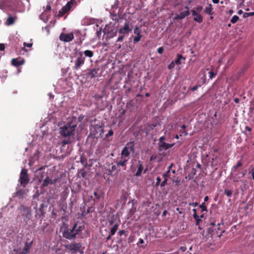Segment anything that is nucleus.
I'll list each match as a JSON object with an SVG mask.
<instances>
[{
	"label": "nucleus",
	"mask_w": 254,
	"mask_h": 254,
	"mask_svg": "<svg viewBox=\"0 0 254 254\" xmlns=\"http://www.w3.org/2000/svg\"><path fill=\"white\" fill-rule=\"evenodd\" d=\"M164 48L163 47H159L157 49V52L159 54H162L164 52Z\"/></svg>",
	"instance_id": "de8ad7c7"
},
{
	"label": "nucleus",
	"mask_w": 254,
	"mask_h": 254,
	"mask_svg": "<svg viewBox=\"0 0 254 254\" xmlns=\"http://www.w3.org/2000/svg\"><path fill=\"white\" fill-rule=\"evenodd\" d=\"M134 144L133 142L127 143L121 152V157L128 158L131 153H134Z\"/></svg>",
	"instance_id": "20e7f679"
},
{
	"label": "nucleus",
	"mask_w": 254,
	"mask_h": 254,
	"mask_svg": "<svg viewBox=\"0 0 254 254\" xmlns=\"http://www.w3.org/2000/svg\"><path fill=\"white\" fill-rule=\"evenodd\" d=\"M133 33H134V34L136 35L137 36V35H141L140 34V30L139 28V27H138L137 26H136L134 28Z\"/></svg>",
	"instance_id": "e433bc0d"
},
{
	"label": "nucleus",
	"mask_w": 254,
	"mask_h": 254,
	"mask_svg": "<svg viewBox=\"0 0 254 254\" xmlns=\"http://www.w3.org/2000/svg\"><path fill=\"white\" fill-rule=\"evenodd\" d=\"M246 128V129L247 130H248V131H251L252 130L251 128V127H248V126L246 127V128Z\"/></svg>",
	"instance_id": "338daca9"
},
{
	"label": "nucleus",
	"mask_w": 254,
	"mask_h": 254,
	"mask_svg": "<svg viewBox=\"0 0 254 254\" xmlns=\"http://www.w3.org/2000/svg\"><path fill=\"white\" fill-rule=\"evenodd\" d=\"M93 194L96 197V199H99L102 196V194L98 192L97 191H95L93 193Z\"/></svg>",
	"instance_id": "58836bf2"
},
{
	"label": "nucleus",
	"mask_w": 254,
	"mask_h": 254,
	"mask_svg": "<svg viewBox=\"0 0 254 254\" xmlns=\"http://www.w3.org/2000/svg\"><path fill=\"white\" fill-rule=\"evenodd\" d=\"M113 235H111V234L110 233V234L108 235V236L106 238V240L107 241H108V240H110L111 239V237L112 236H113Z\"/></svg>",
	"instance_id": "e2e57ef3"
},
{
	"label": "nucleus",
	"mask_w": 254,
	"mask_h": 254,
	"mask_svg": "<svg viewBox=\"0 0 254 254\" xmlns=\"http://www.w3.org/2000/svg\"><path fill=\"white\" fill-rule=\"evenodd\" d=\"M77 124L75 121H68L64 127L60 128V134L64 138L62 141V146L72 143L74 141L75 128Z\"/></svg>",
	"instance_id": "f257e3e1"
},
{
	"label": "nucleus",
	"mask_w": 254,
	"mask_h": 254,
	"mask_svg": "<svg viewBox=\"0 0 254 254\" xmlns=\"http://www.w3.org/2000/svg\"><path fill=\"white\" fill-rule=\"evenodd\" d=\"M190 205H192L193 207H196V206L198 205V203L197 202H193L192 203H190Z\"/></svg>",
	"instance_id": "680f3d73"
},
{
	"label": "nucleus",
	"mask_w": 254,
	"mask_h": 254,
	"mask_svg": "<svg viewBox=\"0 0 254 254\" xmlns=\"http://www.w3.org/2000/svg\"><path fill=\"white\" fill-rule=\"evenodd\" d=\"M6 13L8 15V17L5 21V24L8 26L13 24L17 19L16 16H11L8 12Z\"/></svg>",
	"instance_id": "6ab92c4d"
},
{
	"label": "nucleus",
	"mask_w": 254,
	"mask_h": 254,
	"mask_svg": "<svg viewBox=\"0 0 254 254\" xmlns=\"http://www.w3.org/2000/svg\"><path fill=\"white\" fill-rule=\"evenodd\" d=\"M239 19V17L237 15H235L231 18V22L233 24H234V23H236L238 21Z\"/></svg>",
	"instance_id": "72a5a7b5"
},
{
	"label": "nucleus",
	"mask_w": 254,
	"mask_h": 254,
	"mask_svg": "<svg viewBox=\"0 0 254 254\" xmlns=\"http://www.w3.org/2000/svg\"><path fill=\"white\" fill-rule=\"evenodd\" d=\"M212 5L211 3H208V5L205 7L204 9V12L209 15H212L213 14Z\"/></svg>",
	"instance_id": "5701e85b"
},
{
	"label": "nucleus",
	"mask_w": 254,
	"mask_h": 254,
	"mask_svg": "<svg viewBox=\"0 0 254 254\" xmlns=\"http://www.w3.org/2000/svg\"><path fill=\"white\" fill-rule=\"evenodd\" d=\"M32 244V241L30 243L26 242L25 243L24 248L22 249H21L24 254H28L30 253Z\"/></svg>",
	"instance_id": "4be33fe9"
},
{
	"label": "nucleus",
	"mask_w": 254,
	"mask_h": 254,
	"mask_svg": "<svg viewBox=\"0 0 254 254\" xmlns=\"http://www.w3.org/2000/svg\"><path fill=\"white\" fill-rule=\"evenodd\" d=\"M219 226L220 224H218L217 226H216L214 222H211L210 226L207 228L208 233L211 235H214L215 234L214 230L216 229V227L218 230H219Z\"/></svg>",
	"instance_id": "f3484780"
},
{
	"label": "nucleus",
	"mask_w": 254,
	"mask_h": 254,
	"mask_svg": "<svg viewBox=\"0 0 254 254\" xmlns=\"http://www.w3.org/2000/svg\"><path fill=\"white\" fill-rule=\"evenodd\" d=\"M125 38V36L124 35H121L119 36L117 39V42H121Z\"/></svg>",
	"instance_id": "603ef678"
},
{
	"label": "nucleus",
	"mask_w": 254,
	"mask_h": 254,
	"mask_svg": "<svg viewBox=\"0 0 254 254\" xmlns=\"http://www.w3.org/2000/svg\"><path fill=\"white\" fill-rule=\"evenodd\" d=\"M164 140H165V137L162 136L161 137H160L159 139V143H162L163 142H164Z\"/></svg>",
	"instance_id": "4d7b16f0"
},
{
	"label": "nucleus",
	"mask_w": 254,
	"mask_h": 254,
	"mask_svg": "<svg viewBox=\"0 0 254 254\" xmlns=\"http://www.w3.org/2000/svg\"><path fill=\"white\" fill-rule=\"evenodd\" d=\"M143 243H144V240L140 238V239H139V241L137 243V245L138 247L140 248V247H141V246H140V244H142Z\"/></svg>",
	"instance_id": "8fccbe9b"
},
{
	"label": "nucleus",
	"mask_w": 254,
	"mask_h": 254,
	"mask_svg": "<svg viewBox=\"0 0 254 254\" xmlns=\"http://www.w3.org/2000/svg\"><path fill=\"white\" fill-rule=\"evenodd\" d=\"M199 208H201L202 211H207V207L205 202H202L200 205Z\"/></svg>",
	"instance_id": "c9c22d12"
},
{
	"label": "nucleus",
	"mask_w": 254,
	"mask_h": 254,
	"mask_svg": "<svg viewBox=\"0 0 254 254\" xmlns=\"http://www.w3.org/2000/svg\"><path fill=\"white\" fill-rule=\"evenodd\" d=\"M73 38L74 36L72 33H70L69 34L62 33L59 37V39L61 41L65 42H70L73 39Z\"/></svg>",
	"instance_id": "9b49d317"
},
{
	"label": "nucleus",
	"mask_w": 254,
	"mask_h": 254,
	"mask_svg": "<svg viewBox=\"0 0 254 254\" xmlns=\"http://www.w3.org/2000/svg\"><path fill=\"white\" fill-rule=\"evenodd\" d=\"M176 63H174V61L171 62V63L169 64L168 68L169 69H172L174 68L175 66Z\"/></svg>",
	"instance_id": "a18cd8bd"
},
{
	"label": "nucleus",
	"mask_w": 254,
	"mask_h": 254,
	"mask_svg": "<svg viewBox=\"0 0 254 254\" xmlns=\"http://www.w3.org/2000/svg\"><path fill=\"white\" fill-rule=\"evenodd\" d=\"M186 60V58L183 57L181 54H177V58L174 61V63H176L177 64H181L182 61H185Z\"/></svg>",
	"instance_id": "393cba45"
},
{
	"label": "nucleus",
	"mask_w": 254,
	"mask_h": 254,
	"mask_svg": "<svg viewBox=\"0 0 254 254\" xmlns=\"http://www.w3.org/2000/svg\"><path fill=\"white\" fill-rule=\"evenodd\" d=\"M193 218L195 220V222H196L195 223V225L196 226H198V229H201V228H200V227L199 226V222L201 221V220L200 218H199V216H197V218Z\"/></svg>",
	"instance_id": "f704fd0d"
},
{
	"label": "nucleus",
	"mask_w": 254,
	"mask_h": 254,
	"mask_svg": "<svg viewBox=\"0 0 254 254\" xmlns=\"http://www.w3.org/2000/svg\"><path fill=\"white\" fill-rule=\"evenodd\" d=\"M99 68H93L89 70L86 75L88 77H90L91 79L94 78L98 77V72L99 71Z\"/></svg>",
	"instance_id": "a211bd4d"
},
{
	"label": "nucleus",
	"mask_w": 254,
	"mask_h": 254,
	"mask_svg": "<svg viewBox=\"0 0 254 254\" xmlns=\"http://www.w3.org/2000/svg\"><path fill=\"white\" fill-rule=\"evenodd\" d=\"M51 6L50 5H47L46 10H51Z\"/></svg>",
	"instance_id": "0e129e2a"
},
{
	"label": "nucleus",
	"mask_w": 254,
	"mask_h": 254,
	"mask_svg": "<svg viewBox=\"0 0 254 254\" xmlns=\"http://www.w3.org/2000/svg\"><path fill=\"white\" fill-rule=\"evenodd\" d=\"M24 47H27L30 48V47H32V43H24Z\"/></svg>",
	"instance_id": "13d9d810"
},
{
	"label": "nucleus",
	"mask_w": 254,
	"mask_h": 254,
	"mask_svg": "<svg viewBox=\"0 0 254 254\" xmlns=\"http://www.w3.org/2000/svg\"><path fill=\"white\" fill-rule=\"evenodd\" d=\"M115 218H114V216H113L111 218H110L109 220H108V222H109V225H114L115 223Z\"/></svg>",
	"instance_id": "79ce46f5"
},
{
	"label": "nucleus",
	"mask_w": 254,
	"mask_h": 254,
	"mask_svg": "<svg viewBox=\"0 0 254 254\" xmlns=\"http://www.w3.org/2000/svg\"><path fill=\"white\" fill-rule=\"evenodd\" d=\"M252 177L253 179L254 180V170H253L251 172Z\"/></svg>",
	"instance_id": "774afa93"
},
{
	"label": "nucleus",
	"mask_w": 254,
	"mask_h": 254,
	"mask_svg": "<svg viewBox=\"0 0 254 254\" xmlns=\"http://www.w3.org/2000/svg\"><path fill=\"white\" fill-rule=\"evenodd\" d=\"M161 181V178L159 177H157L156 178V182L155 186L156 187H158L159 186V185H160V184H161V183H160Z\"/></svg>",
	"instance_id": "37998d69"
},
{
	"label": "nucleus",
	"mask_w": 254,
	"mask_h": 254,
	"mask_svg": "<svg viewBox=\"0 0 254 254\" xmlns=\"http://www.w3.org/2000/svg\"><path fill=\"white\" fill-rule=\"evenodd\" d=\"M85 57L83 55L82 52H79L77 54L75 60L74 61V65L73 67L74 70H78L84 64Z\"/></svg>",
	"instance_id": "423d86ee"
},
{
	"label": "nucleus",
	"mask_w": 254,
	"mask_h": 254,
	"mask_svg": "<svg viewBox=\"0 0 254 254\" xmlns=\"http://www.w3.org/2000/svg\"><path fill=\"white\" fill-rule=\"evenodd\" d=\"M18 4V0H0V9L5 12L15 11Z\"/></svg>",
	"instance_id": "f03ea898"
},
{
	"label": "nucleus",
	"mask_w": 254,
	"mask_h": 254,
	"mask_svg": "<svg viewBox=\"0 0 254 254\" xmlns=\"http://www.w3.org/2000/svg\"><path fill=\"white\" fill-rule=\"evenodd\" d=\"M57 181V179H54L53 180L50 179L48 176H47L46 178L44 180L42 186L43 187H47L49 185H53L55 184Z\"/></svg>",
	"instance_id": "aec40b11"
},
{
	"label": "nucleus",
	"mask_w": 254,
	"mask_h": 254,
	"mask_svg": "<svg viewBox=\"0 0 254 254\" xmlns=\"http://www.w3.org/2000/svg\"><path fill=\"white\" fill-rule=\"evenodd\" d=\"M250 14V13L249 12H245L244 14H243V17L244 18H247L249 16H250L249 15Z\"/></svg>",
	"instance_id": "bf43d9fd"
},
{
	"label": "nucleus",
	"mask_w": 254,
	"mask_h": 254,
	"mask_svg": "<svg viewBox=\"0 0 254 254\" xmlns=\"http://www.w3.org/2000/svg\"><path fill=\"white\" fill-rule=\"evenodd\" d=\"M240 175V176H239L238 178H236V177H234V182H238L239 179L241 178H243L245 176V173L244 172H241V173H237L236 175Z\"/></svg>",
	"instance_id": "2f4dec72"
},
{
	"label": "nucleus",
	"mask_w": 254,
	"mask_h": 254,
	"mask_svg": "<svg viewBox=\"0 0 254 254\" xmlns=\"http://www.w3.org/2000/svg\"><path fill=\"white\" fill-rule=\"evenodd\" d=\"M143 166L142 164V162L139 160L138 161V165L137 166V171L134 174V176L136 177L140 176L142 174V173L143 171Z\"/></svg>",
	"instance_id": "412c9836"
},
{
	"label": "nucleus",
	"mask_w": 254,
	"mask_h": 254,
	"mask_svg": "<svg viewBox=\"0 0 254 254\" xmlns=\"http://www.w3.org/2000/svg\"><path fill=\"white\" fill-rule=\"evenodd\" d=\"M185 8L187 10L186 11L180 12L179 14H177L174 17L175 20L184 19L185 17L190 15V12L189 10V7L188 6H186Z\"/></svg>",
	"instance_id": "4468645a"
},
{
	"label": "nucleus",
	"mask_w": 254,
	"mask_h": 254,
	"mask_svg": "<svg viewBox=\"0 0 254 254\" xmlns=\"http://www.w3.org/2000/svg\"><path fill=\"white\" fill-rule=\"evenodd\" d=\"M72 228H73V229L74 231V233L76 236L80 232L82 231L84 229L85 227H84V225L83 224L77 222L74 224Z\"/></svg>",
	"instance_id": "ddd939ff"
},
{
	"label": "nucleus",
	"mask_w": 254,
	"mask_h": 254,
	"mask_svg": "<svg viewBox=\"0 0 254 254\" xmlns=\"http://www.w3.org/2000/svg\"><path fill=\"white\" fill-rule=\"evenodd\" d=\"M180 131L182 133L184 134V135L185 136L188 134V132L186 131H185V130H181Z\"/></svg>",
	"instance_id": "69168bd1"
},
{
	"label": "nucleus",
	"mask_w": 254,
	"mask_h": 254,
	"mask_svg": "<svg viewBox=\"0 0 254 254\" xmlns=\"http://www.w3.org/2000/svg\"><path fill=\"white\" fill-rule=\"evenodd\" d=\"M243 165V164L241 160L239 161L236 165H234L232 168L233 171L235 172H237V169L238 168L241 167Z\"/></svg>",
	"instance_id": "7c9ffc66"
},
{
	"label": "nucleus",
	"mask_w": 254,
	"mask_h": 254,
	"mask_svg": "<svg viewBox=\"0 0 254 254\" xmlns=\"http://www.w3.org/2000/svg\"><path fill=\"white\" fill-rule=\"evenodd\" d=\"M24 63V60H21L18 61L16 59H13L11 60V64L15 66H18L22 65Z\"/></svg>",
	"instance_id": "b1692460"
},
{
	"label": "nucleus",
	"mask_w": 254,
	"mask_h": 254,
	"mask_svg": "<svg viewBox=\"0 0 254 254\" xmlns=\"http://www.w3.org/2000/svg\"><path fill=\"white\" fill-rule=\"evenodd\" d=\"M13 251L15 254H24L20 248L14 249Z\"/></svg>",
	"instance_id": "a19ab883"
},
{
	"label": "nucleus",
	"mask_w": 254,
	"mask_h": 254,
	"mask_svg": "<svg viewBox=\"0 0 254 254\" xmlns=\"http://www.w3.org/2000/svg\"><path fill=\"white\" fill-rule=\"evenodd\" d=\"M4 50V45L3 44H0V51Z\"/></svg>",
	"instance_id": "052dcab7"
},
{
	"label": "nucleus",
	"mask_w": 254,
	"mask_h": 254,
	"mask_svg": "<svg viewBox=\"0 0 254 254\" xmlns=\"http://www.w3.org/2000/svg\"><path fill=\"white\" fill-rule=\"evenodd\" d=\"M40 195V193L39 190H37L35 193L33 195V199H34V201L33 202V204L37 203L36 200L37 201H40V199H39V197Z\"/></svg>",
	"instance_id": "c756f323"
},
{
	"label": "nucleus",
	"mask_w": 254,
	"mask_h": 254,
	"mask_svg": "<svg viewBox=\"0 0 254 254\" xmlns=\"http://www.w3.org/2000/svg\"><path fill=\"white\" fill-rule=\"evenodd\" d=\"M116 169V166L113 163H106L105 166V171L107 175H112L113 172L115 171Z\"/></svg>",
	"instance_id": "f8f14e48"
},
{
	"label": "nucleus",
	"mask_w": 254,
	"mask_h": 254,
	"mask_svg": "<svg viewBox=\"0 0 254 254\" xmlns=\"http://www.w3.org/2000/svg\"><path fill=\"white\" fill-rule=\"evenodd\" d=\"M81 247L82 245L80 243H72L65 246L66 249L74 253H76L79 252Z\"/></svg>",
	"instance_id": "1a4fd4ad"
},
{
	"label": "nucleus",
	"mask_w": 254,
	"mask_h": 254,
	"mask_svg": "<svg viewBox=\"0 0 254 254\" xmlns=\"http://www.w3.org/2000/svg\"><path fill=\"white\" fill-rule=\"evenodd\" d=\"M76 2L75 0H70L68 1L65 5L64 6L58 13V17H62L64 14L68 13L70 11H72L75 7Z\"/></svg>",
	"instance_id": "7ed1b4c3"
},
{
	"label": "nucleus",
	"mask_w": 254,
	"mask_h": 254,
	"mask_svg": "<svg viewBox=\"0 0 254 254\" xmlns=\"http://www.w3.org/2000/svg\"><path fill=\"white\" fill-rule=\"evenodd\" d=\"M114 134V132L112 129L109 130L108 133L106 134V137L112 136Z\"/></svg>",
	"instance_id": "3c124183"
},
{
	"label": "nucleus",
	"mask_w": 254,
	"mask_h": 254,
	"mask_svg": "<svg viewBox=\"0 0 254 254\" xmlns=\"http://www.w3.org/2000/svg\"><path fill=\"white\" fill-rule=\"evenodd\" d=\"M224 194L226 195L228 197H231L233 193V190H228L227 189L224 190Z\"/></svg>",
	"instance_id": "473e14b6"
},
{
	"label": "nucleus",
	"mask_w": 254,
	"mask_h": 254,
	"mask_svg": "<svg viewBox=\"0 0 254 254\" xmlns=\"http://www.w3.org/2000/svg\"><path fill=\"white\" fill-rule=\"evenodd\" d=\"M119 226V225L118 223H116L114 225H113V227L110 229V233L111 234V235H114L117 231L118 227Z\"/></svg>",
	"instance_id": "cd10ccee"
},
{
	"label": "nucleus",
	"mask_w": 254,
	"mask_h": 254,
	"mask_svg": "<svg viewBox=\"0 0 254 254\" xmlns=\"http://www.w3.org/2000/svg\"><path fill=\"white\" fill-rule=\"evenodd\" d=\"M167 179L165 178V179H164V180L161 183V184H160L161 187H164V186H165V185L167 184Z\"/></svg>",
	"instance_id": "09e8293b"
},
{
	"label": "nucleus",
	"mask_w": 254,
	"mask_h": 254,
	"mask_svg": "<svg viewBox=\"0 0 254 254\" xmlns=\"http://www.w3.org/2000/svg\"><path fill=\"white\" fill-rule=\"evenodd\" d=\"M128 161V158H122L121 160L117 162V165L122 167L126 166Z\"/></svg>",
	"instance_id": "bb28decb"
},
{
	"label": "nucleus",
	"mask_w": 254,
	"mask_h": 254,
	"mask_svg": "<svg viewBox=\"0 0 254 254\" xmlns=\"http://www.w3.org/2000/svg\"><path fill=\"white\" fill-rule=\"evenodd\" d=\"M35 206L34 209H35V217L36 218H43L44 216L45 213L43 210V207L44 206V201L43 199L42 200L39 206V208H38V204L35 203Z\"/></svg>",
	"instance_id": "0eeeda50"
},
{
	"label": "nucleus",
	"mask_w": 254,
	"mask_h": 254,
	"mask_svg": "<svg viewBox=\"0 0 254 254\" xmlns=\"http://www.w3.org/2000/svg\"><path fill=\"white\" fill-rule=\"evenodd\" d=\"M243 186L241 187V190L244 192L247 189V184L246 181H243Z\"/></svg>",
	"instance_id": "49530a36"
},
{
	"label": "nucleus",
	"mask_w": 254,
	"mask_h": 254,
	"mask_svg": "<svg viewBox=\"0 0 254 254\" xmlns=\"http://www.w3.org/2000/svg\"><path fill=\"white\" fill-rule=\"evenodd\" d=\"M174 144H170L166 143L165 141L162 143H158L159 150L161 151L166 150L174 146Z\"/></svg>",
	"instance_id": "dca6fc26"
},
{
	"label": "nucleus",
	"mask_w": 254,
	"mask_h": 254,
	"mask_svg": "<svg viewBox=\"0 0 254 254\" xmlns=\"http://www.w3.org/2000/svg\"><path fill=\"white\" fill-rule=\"evenodd\" d=\"M19 182L21 186L25 187L29 182V178L28 175V171L23 168L22 169L19 176Z\"/></svg>",
	"instance_id": "39448f33"
},
{
	"label": "nucleus",
	"mask_w": 254,
	"mask_h": 254,
	"mask_svg": "<svg viewBox=\"0 0 254 254\" xmlns=\"http://www.w3.org/2000/svg\"><path fill=\"white\" fill-rule=\"evenodd\" d=\"M63 236L66 239L71 240L75 238L76 235L73 228L72 229H68L67 228L64 231Z\"/></svg>",
	"instance_id": "9d476101"
},
{
	"label": "nucleus",
	"mask_w": 254,
	"mask_h": 254,
	"mask_svg": "<svg viewBox=\"0 0 254 254\" xmlns=\"http://www.w3.org/2000/svg\"><path fill=\"white\" fill-rule=\"evenodd\" d=\"M202 8H203L202 6H198L196 7V10H195L197 12H198L199 13L202 10Z\"/></svg>",
	"instance_id": "5fc2aeb1"
},
{
	"label": "nucleus",
	"mask_w": 254,
	"mask_h": 254,
	"mask_svg": "<svg viewBox=\"0 0 254 254\" xmlns=\"http://www.w3.org/2000/svg\"><path fill=\"white\" fill-rule=\"evenodd\" d=\"M209 74V78L210 79H212L213 78H214L215 75H216V73H214L212 70L211 71H210L209 72H208Z\"/></svg>",
	"instance_id": "c03bdc74"
},
{
	"label": "nucleus",
	"mask_w": 254,
	"mask_h": 254,
	"mask_svg": "<svg viewBox=\"0 0 254 254\" xmlns=\"http://www.w3.org/2000/svg\"><path fill=\"white\" fill-rule=\"evenodd\" d=\"M82 53L86 57L92 58L94 56V53L91 50H86Z\"/></svg>",
	"instance_id": "c85d7f7f"
},
{
	"label": "nucleus",
	"mask_w": 254,
	"mask_h": 254,
	"mask_svg": "<svg viewBox=\"0 0 254 254\" xmlns=\"http://www.w3.org/2000/svg\"><path fill=\"white\" fill-rule=\"evenodd\" d=\"M92 128L91 129L92 130V129H94L96 133L99 132L101 134L103 132V129L102 127L99 125H95L94 126H92Z\"/></svg>",
	"instance_id": "a878e982"
},
{
	"label": "nucleus",
	"mask_w": 254,
	"mask_h": 254,
	"mask_svg": "<svg viewBox=\"0 0 254 254\" xmlns=\"http://www.w3.org/2000/svg\"><path fill=\"white\" fill-rule=\"evenodd\" d=\"M142 35H137L136 36H135L134 38H133V43H136L137 42H138L141 38H142Z\"/></svg>",
	"instance_id": "4c0bfd02"
},
{
	"label": "nucleus",
	"mask_w": 254,
	"mask_h": 254,
	"mask_svg": "<svg viewBox=\"0 0 254 254\" xmlns=\"http://www.w3.org/2000/svg\"><path fill=\"white\" fill-rule=\"evenodd\" d=\"M192 15L193 16V20L199 23H201L203 21V17L200 14L197 12L195 10H191Z\"/></svg>",
	"instance_id": "2eb2a0df"
},
{
	"label": "nucleus",
	"mask_w": 254,
	"mask_h": 254,
	"mask_svg": "<svg viewBox=\"0 0 254 254\" xmlns=\"http://www.w3.org/2000/svg\"><path fill=\"white\" fill-rule=\"evenodd\" d=\"M199 86H200L199 85L194 86L190 88V90L192 91H194L196 90Z\"/></svg>",
	"instance_id": "864d4df0"
},
{
	"label": "nucleus",
	"mask_w": 254,
	"mask_h": 254,
	"mask_svg": "<svg viewBox=\"0 0 254 254\" xmlns=\"http://www.w3.org/2000/svg\"><path fill=\"white\" fill-rule=\"evenodd\" d=\"M192 211L193 212V218H197V216L198 215H197V213H196V209L195 208H194V209H193Z\"/></svg>",
	"instance_id": "6e6d98bb"
},
{
	"label": "nucleus",
	"mask_w": 254,
	"mask_h": 254,
	"mask_svg": "<svg viewBox=\"0 0 254 254\" xmlns=\"http://www.w3.org/2000/svg\"><path fill=\"white\" fill-rule=\"evenodd\" d=\"M118 233L120 236H122L123 235H125V236H127V232L125 231L124 230H121L118 231Z\"/></svg>",
	"instance_id": "ea45409f"
},
{
	"label": "nucleus",
	"mask_w": 254,
	"mask_h": 254,
	"mask_svg": "<svg viewBox=\"0 0 254 254\" xmlns=\"http://www.w3.org/2000/svg\"><path fill=\"white\" fill-rule=\"evenodd\" d=\"M132 23L129 21H126L124 26L120 28L118 32L123 35H128L132 31Z\"/></svg>",
	"instance_id": "6e6552de"
}]
</instances>
